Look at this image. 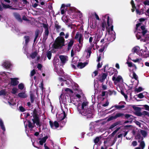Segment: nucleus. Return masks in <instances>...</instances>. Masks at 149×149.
Masks as SVG:
<instances>
[{
    "label": "nucleus",
    "instance_id": "nucleus-19",
    "mask_svg": "<svg viewBox=\"0 0 149 149\" xmlns=\"http://www.w3.org/2000/svg\"><path fill=\"white\" fill-rule=\"evenodd\" d=\"M140 50V48L138 46H136L133 48L132 49V51L136 53L135 54H137L138 55H139V53Z\"/></svg>",
    "mask_w": 149,
    "mask_h": 149
},
{
    "label": "nucleus",
    "instance_id": "nucleus-33",
    "mask_svg": "<svg viewBox=\"0 0 149 149\" xmlns=\"http://www.w3.org/2000/svg\"><path fill=\"white\" fill-rule=\"evenodd\" d=\"M18 88L20 90H22L24 88V84L21 83L18 84Z\"/></svg>",
    "mask_w": 149,
    "mask_h": 149
},
{
    "label": "nucleus",
    "instance_id": "nucleus-29",
    "mask_svg": "<svg viewBox=\"0 0 149 149\" xmlns=\"http://www.w3.org/2000/svg\"><path fill=\"white\" fill-rule=\"evenodd\" d=\"M140 134H139L138 132V134H137L136 135V138L137 139H138L139 140L138 141L139 142L140 141L142 140L143 139V137L141 136Z\"/></svg>",
    "mask_w": 149,
    "mask_h": 149
},
{
    "label": "nucleus",
    "instance_id": "nucleus-42",
    "mask_svg": "<svg viewBox=\"0 0 149 149\" xmlns=\"http://www.w3.org/2000/svg\"><path fill=\"white\" fill-rule=\"evenodd\" d=\"M140 145L141 148L143 149L145 146V144L144 142L143 141H141Z\"/></svg>",
    "mask_w": 149,
    "mask_h": 149
},
{
    "label": "nucleus",
    "instance_id": "nucleus-41",
    "mask_svg": "<svg viewBox=\"0 0 149 149\" xmlns=\"http://www.w3.org/2000/svg\"><path fill=\"white\" fill-rule=\"evenodd\" d=\"M134 122L137 125H138L139 127L141 128L143 127V125L141 123H140L139 122L137 121H135Z\"/></svg>",
    "mask_w": 149,
    "mask_h": 149
},
{
    "label": "nucleus",
    "instance_id": "nucleus-37",
    "mask_svg": "<svg viewBox=\"0 0 149 149\" xmlns=\"http://www.w3.org/2000/svg\"><path fill=\"white\" fill-rule=\"evenodd\" d=\"M37 53L36 52L32 53L30 55V57L32 58H34L37 56Z\"/></svg>",
    "mask_w": 149,
    "mask_h": 149
},
{
    "label": "nucleus",
    "instance_id": "nucleus-23",
    "mask_svg": "<svg viewBox=\"0 0 149 149\" xmlns=\"http://www.w3.org/2000/svg\"><path fill=\"white\" fill-rule=\"evenodd\" d=\"M127 63L128 64L129 67L133 68V69L136 70V66L134 64H133L132 63L127 62Z\"/></svg>",
    "mask_w": 149,
    "mask_h": 149
},
{
    "label": "nucleus",
    "instance_id": "nucleus-46",
    "mask_svg": "<svg viewBox=\"0 0 149 149\" xmlns=\"http://www.w3.org/2000/svg\"><path fill=\"white\" fill-rule=\"evenodd\" d=\"M101 138L99 137H96L94 140V142L95 143H97L100 141Z\"/></svg>",
    "mask_w": 149,
    "mask_h": 149
},
{
    "label": "nucleus",
    "instance_id": "nucleus-3",
    "mask_svg": "<svg viewBox=\"0 0 149 149\" xmlns=\"http://www.w3.org/2000/svg\"><path fill=\"white\" fill-rule=\"evenodd\" d=\"M100 32V29H98L97 33L95 35H92L89 38V42L90 44V46H87L84 52V55L87 58H89L91 53V50L92 48L93 50L97 49L98 46L97 45V43L95 40L96 37L98 32Z\"/></svg>",
    "mask_w": 149,
    "mask_h": 149
},
{
    "label": "nucleus",
    "instance_id": "nucleus-18",
    "mask_svg": "<svg viewBox=\"0 0 149 149\" xmlns=\"http://www.w3.org/2000/svg\"><path fill=\"white\" fill-rule=\"evenodd\" d=\"M11 65L10 62L7 61H5L2 64V66L5 67L6 68H8L10 67Z\"/></svg>",
    "mask_w": 149,
    "mask_h": 149
},
{
    "label": "nucleus",
    "instance_id": "nucleus-31",
    "mask_svg": "<svg viewBox=\"0 0 149 149\" xmlns=\"http://www.w3.org/2000/svg\"><path fill=\"white\" fill-rule=\"evenodd\" d=\"M7 92L6 90H2L0 91V96L6 95Z\"/></svg>",
    "mask_w": 149,
    "mask_h": 149
},
{
    "label": "nucleus",
    "instance_id": "nucleus-36",
    "mask_svg": "<svg viewBox=\"0 0 149 149\" xmlns=\"http://www.w3.org/2000/svg\"><path fill=\"white\" fill-rule=\"evenodd\" d=\"M18 91V89L16 87L13 88L12 89L11 93L13 94H15Z\"/></svg>",
    "mask_w": 149,
    "mask_h": 149
},
{
    "label": "nucleus",
    "instance_id": "nucleus-34",
    "mask_svg": "<svg viewBox=\"0 0 149 149\" xmlns=\"http://www.w3.org/2000/svg\"><path fill=\"white\" fill-rule=\"evenodd\" d=\"M46 56L48 59L50 60L52 56V52L50 51H48L47 52Z\"/></svg>",
    "mask_w": 149,
    "mask_h": 149
},
{
    "label": "nucleus",
    "instance_id": "nucleus-24",
    "mask_svg": "<svg viewBox=\"0 0 149 149\" xmlns=\"http://www.w3.org/2000/svg\"><path fill=\"white\" fill-rule=\"evenodd\" d=\"M74 42V41L73 39H72L70 40L68 44V50H69L72 47V46Z\"/></svg>",
    "mask_w": 149,
    "mask_h": 149
},
{
    "label": "nucleus",
    "instance_id": "nucleus-10",
    "mask_svg": "<svg viewBox=\"0 0 149 149\" xmlns=\"http://www.w3.org/2000/svg\"><path fill=\"white\" fill-rule=\"evenodd\" d=\"M75 38L78 40L80 44H82L83 40V38L82 35L79 32L77 33L75 37Z\"/></svg>",
    "mask_w": 149,
    "mask_h": 149
},
{
    "label": "nucleus",
    "instance_id": "nucleus-14",
    "mask_svg": "<svg viewBox=\"0 0 149 149\" xmlns=\"http://www.w3.org/2000/svg\"><path fill=\"white\" fill-rule=\"evenodd\" d=\"M59 84L58 85V86H59V84H61V85L63 86L64 84L63 82L65 83L67 85H69L70 84L69 81H66L65 80H64L62 78H59Z\"/></svg>",
    "mask_w": 149,
    "mask_h": 149
},
{
    "label": "nucleus",
    "instance_id": "nucleus-21",
    "mask_svg": "<svg viewBox=\"0 0 149 149\" xmlns=\"http://www.w3.org/2000/svg\"><path fill=\"white\" fill-rule=\"evenodd\" d=\"M87 64L88 63H79L78 64L77 67L79 68H82L85 66H86Z\"/></svg>",
    "mask_w": 149,
    "mask_h": 149
},
{
    "label": "nucleus",
    "instance_id": "nucleus-1",
    "mask_svg": "<svg viewBox=\"0 0 149 149\" xmlns=\"http://www.w3.org/2000/svg\"><path fill=\"white\" fill-rule=\"evenodd\" d=\"M103 22L101 24V28L104 31L106 28L108 31L107 33L105 36V42H107V40L108 42L113 41L115 38L114 31H113V26L112 25V20L108 15L104 16L102 17Z\"/></svg>",
    "mask_w": 149,
    "mask_h": 149
},
{
    "label": "nucleus",
    "instance_id": "nucleus-28",
    "mask_svg": "<svg viewBox=\"0 0 149 149\" xmlns=\"http://www.w3.org/2000/svg\"><path fill=\"white\" fill-rule=\"evenodd\" d=\"M57 73L59 76H63L65 77L64 76L65 75L64 74L63 71L62 70H59L58 71Z\"/></svg>",
    "mask_w": 149,
    "mask_h": 149
},
{
    "label": "nucleus",
    "instance_id": "nucleus-27",
    "mask_svg": "<svg viewBox=\"0 0 149 149\" xmlns=\"http://www.w3.org/2000/svg\"><path fill=\"white\" fill-rule=\"evenodd\" d=\"M107 77V75L105 74L104 73L103 74L102 77L99 79V80L101 82H102Z\"/></svg>",
    "mask_w": 149,
    "mask_h": 149
},
{
    "label": "nucleus",
    "instance_id": "nucleus-54",
    "mask_svg": "<svg viewBox=\"0 0 149 149\" xmlns=\"http://www.w3.org/2000/svg\"><path fill=\"white\" fill-rule=\"evenodd\" d=\"M116 118H115V116H112L111 117L109 118L107 120L108 121H109L111 120H112L113 119H115Z\"/></svg>",
    "mask_w": 149,
    "mask_h": 149
},
{
    "label": "nucleus",
    "instance_id": "nucleus-7",
    "mask_svg": "<svg viewBox=\"0 0 149 149\" xmlns=\"http://www.w3.org/2000/svg\"><path fill=\"white\" fill-rule=\"evenodd\" d=\"M66 116L65 112L63 109H61V111L58 112L56 115V117L58 120L60 121L64 119Z\"/></svg>",
    "mask_w": 149,
    "mask_h": 149
},
{
    "label": "nucleus",
    "instance_id": "nucleus-26",
    "mask_svg": "<svg viewBox=\"0 0 149 149\" xmlns=\"http://www.w3.org/2000/svg\"><path fill=\"white\" fill-rule=\"evenodd\" d=\"M139 134H141L144 137H145L147 135L146 132L144 130H140L139 131Z\"/></svg>",
    "mask_w": 149,
    "mask_h": 149
},
{
    "label": "nucleus",
    "instance_id": "nucleus-15",
    "mask_svg": "<svg viewBox=\"0 0 149 149\" xmlns=\"http://www.w3.org/2000/svg\"><path fill=\"white\" fill-rule=\"evenodd\" d=\"M49 123L51 127L53 129H54L59 127V124L56 121H54V123L50 121Z\"/></svg>",
    "mask_w": 149,
    "mask_h": 149
},
{
    "label": "nucleus",
    "instance_id": "nucleus-30",
    "mask_svg": "<svg viewBox=\"0 0 149 149\" xmlns=\"http://www.w3.org/2000/svg\"><path fill=\"white\" fill-rule=\"evenodd\" d=\"M62 92L66 91V93H72V91L70 89L68 88H63L62 89Z\"/></svg>",
    "mask_w": 149,
    "mask_h": 149
},
{
    "label": "nucleus",
    "instance_id": "nucleus-60",
    "mask_svg": "<svg viewBox=\"0 0 149 149\" xmlns=\"http://www.w3.org/2000/svg\"><path fill=\"white\" fill-rule=\"evenodd\" d=\"M105 49V47H102V48H101V49H99V52H102L104 51Z\"/></svg>",
    "mask_w": 149,
    "mask_h": 149
},
{
    "label": "nucleus",
    "instance_id": "nucleus-20",
    "mask_svg": "<svg viewBox=\"0 0 149 149\" xmlns=\"http://www.w3.org/2000/svg\"><path fill=\"white\" fill-rule=\"evenodd\" d=\"M48 138L47 136H45L41 139H39V143L41 145H42L43 143L45 142L47 139Z\"/></svg>",
    "mask_w": 149,
    "mask_h": 149
},
{
    "label": "nucleus",
    "instance_id": "nucleus-6",
    "mask_svg": "<svg viewBox=\"0 0 149 149\" xmlns=\"http://www.w3.org/2000/svg\"><path fill=\"white\" fill-rule=\"evenodd\" d=\"M137 54L135 53L131 54L129 56V58L134 63H141L142 59L139 58L137 56Z\"/></svg>",
    "mask_w": 149,
    "mask_h": 149
},
{
    "label": "nucleus",
    "instance_id": "nucleus-63",
    "mask_svg": "<svg viewBox=\"0 0 149 149\" xmlns=\"http://www.w3.org/2000/svg\"><path fill=\"white\" fill-rule=\"evenodd\" d=\"M144 107L146 110L149 111V106L147 105H145Z\"/></svg>",
    "mask_w": 149,
    "mask_h": 149
},
{
    "label": "nucleus",
    "instance_id": "nucleus-58",
    "mask_svg": "<svg viewBox=\"0 0 149 149\" xmlns=\"http://www.w3.org/2000/svg\"><path fill=\"white\" fill-rule=\"evenodd\" d=\"M45 34L47 36L49 33V30L48 29H45Z\"/></svg>",
    "mask_w": 149,
    "mask_h": 149
},
{
    "label": "nucleus",
    "instance_id": "nucleus-43",
    "mask_svg": "<svg viewBox=\"0 0 149 149\" xmlns=\"http://www.w3.org/2000/svg\"><path fill=\"white\" fill-rule=\"evenodd\" d=\"M143 90V88L141 87H139L138 88H136L135 89V91L137 92H139Z\"/></svg>",
    "mask_w": 149,
    "mask_h": 149
},
{
    "label": "nucleus",
    "instance_id": "nucleus-8",
    "mask_svg": "<svg viewBox=\"0 0 149 149\" xmlns=\"http://www.w3.org/2000/svg\"><path fill=\"white\" fill-rule=\"evenodd\" d=\"M112 80L114 81L115 84L119 85V83H122L123 82L122 77L120 76H118L117 77L114 76L112 77Z\"/></svg>",
    "mask_w": 149,
    "mask_h": 149
},
{
    "label": "nucleus",
    "instance_id": "nucleus-49",
    "mask_svg": "<svg viewBox=\"0 0 149 149\" xmlns=\"http://www.w3.org/2000/svg\"><path fill=\"white\" fill-rule=\"evenodd\" d=\"M123 115V114L120 113H117L114 116H115V118H116L118 117H120V116H122Z\"/></svg>",
    "mask_w": 149,
    "mask_h": 149
},
{
    "label": "nucleus",
    "instance_id": "nucleus-52",
    "mask_svg": "<svg viewBox=\"0 0 149 149\" xmlns=\"http://www.w3.org/2000/svg\"><path fill=\"white\" fill-rule=\"evenodd\" d=\"M42 26L45 29H48V26L47 24H43Z\"/></svg>",
    "mask_w": 149,
    "mask_h": 149
},
{
    "label": "nucleus",
    "instance_id": "nucleus-40",
    "mask_svg": "<svg viewBox=\"0 0 149 149\" xmlns=\"http://www.w3.org/2000/svg\"><path fill=\"white\" fill-rule=\"evenodd\" d=\"M131 3L132 5V12H133L134 10V9L136 8L134 4V1L133 0H132L131 2Z\"/></svg>",
    "mask_w": 149,
    "mask_h": 149
},
{
    "label": "nucleus",
    "instance_id": "nucleus-13",
    "mask_svg": "<svg viewBox=\"0 0 149 149\" xmlns=\"http://www.w3.org/2000/svg\"><path fill=\"white\" fill-rule=\"evenodd\" d=\"M33 119H32V120L33 123H36L37 125L40 126V124L38 117L36 115H35L33 116Z\"/></svg>",
    "mask_w": 149,
    "mask_h": 149
},
{
    "label": "nucleus",
    "instance_id": "nucleus-5",
    "mask_svg": "<svg viewBox=\"0 0 149 149\" xmlns=\"http://www.w3.org/2000/svg\"><path fill=\"white\" fill-rule=\"evenodd\" d=\"M65 39L63 37L58 36L56 39L53 44V47L55 49L61 48L64 45Z\"/></svg>",
    "mask_w": 149,
    "mask_h": 149
},
{
    "label": "nucleus",
    "instance_id": "nucleus-50",
    "mask_svg": "<svg viewBox=\"0 0 149 149\" xmlns=\"http://www.w3.org/2000/svg\"><path fill=\"white\" fill-rule=\"evenodd\" d=\"M120 128V127L117 128L115 130L112 134L111 135L112 136H113L118 131L119 129Z\"/></svg>",
    "mask_w": 149,
    "mask_h": 149
},
{
    "label": "nucleus",
    "instance_id": "nucleus-9",
    "mask_svg": "<svg viewBox=\"0 0 149 149\" xmlns=\"http://www.w3.org/2000/svg\"><path fill=\"white\" fill-rule=\"evenodd\" d=\"M10 74V73L8 72L4 73L1 72L0 73V79L2 81H5L8 79L9 77V76Z\"/></svg>",
    "mask_w": 149,
    "mask_h": 149
},
{
    "label": "nucleus",
    "instance_id": "nucleus-11",
    "mask_svg": "<svg viewBox=\"0 0 149 149\" xmlns=\"http://www.w3.org/2000/svg\"><path fill=\"white\" fill-rule=\"evenodd\" d=\"M59 58L61 63L63 65L64 64L68 61V57L66 56L60 55Z\"/></svg>",
    "mask_w": 149,
    "mask_h": 149
},
{
    "label": "nucleus",
    "instance_id": "nucleus-39",
    "mask_svg": "<svg viewBox=\"0 0 149 149\" xmlns=\"http://www.w3.org/2000/svg\"><path fill=\"white\" fill-rule=\"evenodd\" d=\"M40 31L38 30H37L35 33V38L34 41H35L36 39H37L38 36V35Z\"/></svg>",
    "mask_w": 149,
    "mask_h": 149
},
{
    "label": "nucleus",
    "instance_id": "nucleus-53",
    "mask_svg": "<svg viewBox=\"0 0 149 149\" xmlns=\"http://www.w3.org/2000/svg\"><path fill=\"white\" fill-rule=\"evenodd\" d=\"M138 97L140 98H142L144 97V95H143L142 93H140L139 94H138Z\"/></svg>",
    "mask_w": 149,
    "mask_h": 149
},
{
    "label": "nucleus",
    "instance_id": "nucleus-59",
    "mask_svg": "<svg viewBox=\"0 0 149 149\" xmlns=\"http://www.w3.org/2000/svg\"><path fill=\"white\" fill-rule=\"evenodd\" d=\"M132 145L133 146H135L137 145V143L136 141H134L132 142Z\"/></svg>",
    "mask_w": 149,
    "mask_h": 149
},
{
    "label": "nucleus",
    "instance_id": "nucleus-25",
    "mask_svg": "<svg viewBox=\"0 0 149 149\" xmlns=\"http://www.w3.org/2000/svg\"><path fill=\"white\" fill-rule=\"evenodd\" d=\"M65 5L64 4H62L61 5V13L62 14H64L65 12H66L65 10Z\"/></svg>",
    "mask_w": 149,
    "mask_h": 149
},
{
    "label": "nucleus",
    "instance_id": "nucleus-17",
    "mask_svg": "<svg viewBox=\"0 0 149 149\" xmlns=\"http://www.w3.org/2000/svg\"><path fill=\"white\" fill-rule=\"evenodd\" d=\"M18 96L20 98H25L27 97V95L25 92H22L18 94Z\"/></svg>",
    "mask_w": 149,
    "mask_h": 149
},
{
    "label": "nucleus",
    "instance_id": "nucleus-32",
    "mask_svg": "<svg viewBox=\"0 0 149 149\" xmlns=\"http://www.w3.org/2000/svg\"><path fill=\"white\" fill-rule=\"evenodd\" d=\"M0 126L2 130L3 131H5V127L4 125L3 121L1 119H0Z\"/></svg>",
    "mask_w": 149,
    "mask_h": 149
},
{
    "label": "nucleus",
    "instance_id": "nucleus-62",
    "mask_svg": "<svg viewBox=\"0 0 149 149\" xmlns=\"http://www.w3.org/2000/svg\"><path fill=\"white\" fill-rule=\"evenodd\" d=\"M109 104V102L108 101H107L105 104H103L102 106L104 107H105L108 105Z\"/></svg>",
    "mask_w": 149,
    "mask_h": 149
},
{
    "label": "nucleus",
    "instance_id": "nucleus-2",
    "mask_svg": "<svg viewBox=\"0 0 149 149\" xmlns=\"http://www.w3.org/2000/svg\"><path fill=\"white\" fill-rule=\"evenodd\" d=\"M141 24L140 23L136 24V31L135 32L136 37L140 41L147 42L149 40V32L145 26H141Z\"/></svg>",
    "mask_w": 149,
    "mask_h": 149
},
{
    "label": "nucleus",
    "instance_id": "nucleus-64",
    "mask_svg": "<svg viewBox=\"0 0 149 149\" xmlns=\"http://www.w3.org/2000/svg\"><path fill=\"white\" fill-rule=\"evenodd\" d=\"M102 64H100V63H98L97 65V67L98 68H100L102 66Z\"/></svg>",
    "mask_w": 149,
    "mask_h": 149
},
{
    "label": "nucleus",
    "instance_id": "nucleus-22",
    "mask_svg": "<svg viewBox=\"0 0 149 149\" xmlns=\"http://www.w3.org/2000/svg\"><path fill=\"white\" fill-rule=\"evenodd\" d=\"M130 76L132 78H134L136 80H137L138 78V76L134 72H132L130 73Z\"/></svg>",
    "mask_w": 149,
    "mask_h": 149
},
{
    "label": "nucleus",
    "instance_id": "nucleus-47",
    "mask_svg": "<svg viewBox=\"0 0 149 149\" xmlns=\"http://www.w3.org/2000/svg\"><path fill=\"white\" fill-rule=\"evenodd\" d=\"M119 124V123L118 122H116V123L113 124L111 125L110 127V129H112L115 127L116 126H117Z\"/></svg>",
    "mask_w": 149,
    "mask_h": 149
},
{
    "label": "nucleus",
    "instance_id": "nucleus-4",
    "mask_svg": "<svg viewBox=\"0 0 149 149\" xmlns=\"http://www.w3.org/2000/svg\"><path fill=\"white\" fill-rule=\"evenodd\" d=\"M88 105V103L86 101L83 102L81 105L80 104H79L77 109L79 113L84 116L89 113L90 111H89L87 110Z\"/></svg>",
    "mask_w": 149,
    "mask_h": 149
},
{
    "label": "nucleus",
    "instance_id": "nucleus-61",
    "mask_svg": "<svg viewBox=\"0 0 149 149\" xmlns=\"http://www.w3.org/2000/svg\"><path fill=\"white\" fill-rule=\"evenodd\" d=\"M31 101L32 102H33V96L32 94H31L30 95Z\"/></svg>",
    "mask_w": 149,
    "mask_h": 149
},
{
    "label": "nucleus",
    "instance_id": "nucleus-55",
    "mask_svg": "<svg viewBox=\"0 0 149 149\" xmlns=\"http://www.w3.org/2000/svg\"><path fill=\"white\" fill-rule=\"evenodd\" d=\"M19 109L20 111L22 112H24L25 111L24 108L22 106L19 107Z\"/></svg>",
    "mask_w": 149,
    "mask_h": 149
},
{
    "label": "nucleus",
    "instance_id": "nucleus-57",
    "mask_svg": "<svg viewBox=\"0 0 149 149\" xmlns=\"http://www.w3.org/2000/svg\"><path fill=\"white\" fill-rule=\"evenodd\" d=\"M36 73V72L34 70H33L31 72V76H33Z\"/></svg>",
    "mask_w": 149,
    "mask_h": 149
},
{
    "label": "nucleus",
    "instance_id": "nucleus-45",
    "mask_svg": "<svg viewBox=\"0 0 149 149\" xmlns=\"http://www.w3.org/2000/svg\"><path fill=\"white\" fill-rule=\"evenodd\" d=\"M27 124L28 125V127L29 128H32L33 127V126L32 123L29 120H28L27 121Z\"/></svg>",
    "mask_w": 149,
    "mask_h": 149
},
{
    "label": "nucleus",
    "instance_id": "nucleus-12",
    "mask_svg": "<svg viewBox=\"0 0 149 149\" xmlns=\"http://www.w3.org/2000/svg\"><path fill=\"white\" fill-rule=\"evenodd\" d=\"M10 80V84L11 85L15 86L19 83V82L18 81L19 78H11Z\"/></svg>",
    "mask_w": 149,
    "mask_h": 149
},
{
    "label": "nucleus",
    "instance_id": "nucleus-56",
    "mask_svg": "<svg viewBox=\"0 0 149 149\" xmlns=\"http://www.w3.org/2000/svg\"><path fill=\"white\" fill-rule=\"evenodd\" d=\"M97 74L98 71H95L92 74V76L95 77L97 75Z\"/></svg>",
    "mask_w": 149,
    "mask_h": 149
},
{
    "label": "nucleus",
    "instance_id": "nucleus-38",
    "mask_svg": "<svg viewBox=\"0 0 149 149\" xmlns=\"http://www.w3.org/2000/svg\"><path fill=\"white\" fill-rule=\"evenodd\" d=\"M2 5L3 7L5 8H9L10 9H12V7L8 5H5L3 3H2Z\"/></svg>",
    "mask_w": 149,
    "mask_h": 149
},
{
    "label": "nucleus",
    "instance_id": "nucleus-51",
    "mask_svg": "<svg viewBox=\"0 0 149 149\" xmlns=\"http://www.w3.org/2000/svg\"><path fill=\"white\" fill-rule=\"evenodd\" d=\"M143 3L144 5L149 6V1L146 0L143 1Z\"/></svg>",
    "mask_w": 149,
    "mask_h": 149
},
{
    "label": "nucleus",
    "instance_id": "nucleus-48",
    "mask_svg": "<svg viewBox=\"0 0 149 149\" xmlns=\"http://www.w3.org/2000/svg\"><path fill=\"white\" fill-rule=\"evenodd\" d=\"M24 38L25 39V42L27 44L29 41V36H26L24 37Z\"/></svg>",
    "mask_w": 149,
    "mask_h": 149
},
{
    "label": "nucleus",
    "instance_id": "nucleus-35",
    "mask_svg": "<svg viewBox=\"0 0 149 149\" xmlns=\"http://www.w3.org/2000/svg\"><path fill=\"white\" fill-rule=\"evenodd\" d=\"M14 15L15 17L17 19L18 21H21V19L19 14L17 13H14Z\"/></svg>",
    "mask_w": 149,
    "mask_h": 149
},
{
    "label": "nucleus",
    "instance_id": "nucleus-16",
    "mask_svg": "<svg viewBox=\"0 0 149 149\" xmlns=\"http://www.w3.org/2000/svg\"><path fill=\"white\" fill-rule=\"evenodd\" d=\"M147 52V49L145 48L144 49H140L138 55L139 56H143L146 55Z\"/></svg>",
    "mask_w": 149,
    "mask_h": 149
},
{
    "label": "nucleus",
    "instance_id": "nucleus-44",
    "mask_svg": "<svg viewBox=\"0 0 149 149\" xmlns=\"http://www.w3.org/2000/svg\"><path fill=\"white\" fill-rule=\"evenodd\" d=\"M115 108L117 109H120L125 107V106L124 105H116L114 106Z\"/></svg>",
    "mask_w": 149,
    "mask_h": 149
}]
</instances>
